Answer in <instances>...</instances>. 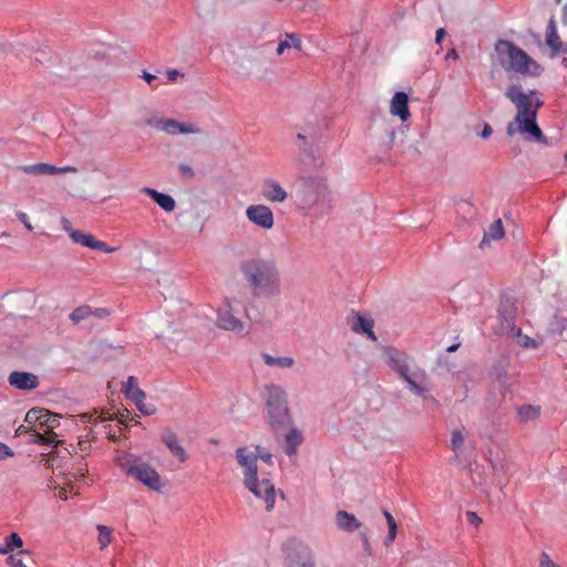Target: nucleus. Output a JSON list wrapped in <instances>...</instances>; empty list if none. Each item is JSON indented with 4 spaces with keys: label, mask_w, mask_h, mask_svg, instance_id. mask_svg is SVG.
I'll use <instances>...</instances> for the list:
<instances>
[{
    "label": "nucleus",
    "mask_w": 567,
    "mask_h": 567,
    "mask_svg": "<svg viewBox=\"0 0 567 567\" xmlns=\"http://www.w3.org/2000/svg\"><path fill=\"white\" fill-rule=\"evenodd\" d=\"M505 96L516 106L517 113L507 125L509 136L522 134L526 140L547 144L542 130L536 123L538 110L544 105L536 90L525 93L519 85L507 87Z\"/></svg>",
    "instance_id": "obj_1"
},
{
    "label": "nucleus",
    "mask_w": 567,
    "mask_h": 567,
    "mask_svg": "<svg viewBox=\"0 0 567 567\" xmlns=\"http://www.w3.org/2000/svg\"><path fill=\"white\" fill-rule=\"evenodd\" d=\"M240 271L256 298L280 293V276L276 262L265 258H249L240 262Z\"/></svg>",
    "instance_id": "obj_2"
},
{
    "label": "nucleus",
    "mask_w": 567,
    "mask_h": 567,
    "mask_svg": "<svg viewBox=\"0 0 567 567\" xmlns=\"http://www.w3.org/2000/svg\"><path fill=\"white\" fill-rule=\"evenodd\" d=\"M495 52L498 62L506 71H514L523 75H540L542 66L524 50L507 40H498L495 43Z\"/></svg>",
    "instance_id": "obj_3"
},
{
    "label": "nucleus",
    "mask_w": 567,
    "mask_h": 567,
    "mask_svg": "<svg viewBox=\"0 0 567 567\" xmlns=\"http://www.w3.org/2000/svg\"><path fill=\"white\" fill-rule=\"evenodd\" d=\"M411 359L403 352L394 351L389 357L391 368L404 380L410 390L419 396H423L431 390L429 386V377L424 369L420 367L411 368Z\"/></svg>",
    "instance_id": "obj_4"
},
{
    "label": "nucleus",
    "mask_w": 567,
    "mask_h": 567,
    "mask_svg": "<svg viewBox=\"0 0 567 567\" xmlns=\"http://www.w3.org/2000/svg\"><path fill=\"white\" fill-rule=\"evenodd\" d=\"M120 467L136 481L143 483L155 492H162L163 483L159 474L148 463L137 457H123L118 461Z\"/></svg>",
    "instance_id": "obj_5"
},
{
    "label": "nucleus",
    "mask_w": 567,
    "mask_h": 567,
    "mask_svg": "<svg viewBox=\"0 0 567 567\" xmlns=\"http://www.w3.org/2000/svg\"><path fill=\"white\" fill-rule=\"evenodd\" d=\"M267 408L272 424H284L288 420L286 392L279 385L266 388Z\"/></svg>",
    "instance_id": "obj_6"
},
{
    "label": "nucleus",
    "mask_w": 567,
    "mask_h": 567,
    "mask_svg": "<svg viewBox=\"0 0 567 567\" xmlns=\"http://www.w3.org/2000/svg\"><path fill=\"white\" fill-rule=\"evenodd\" d=\"M216 324L218 328L238 336L248 333L246 324L236 317V309L229 299H225L224 303L218 308Z\"/></svg>",
    "instance_id": "obj_7"
},
{
    "label": "nucleus",
    "mask_w": 567,
    "mask_h": 567,
    "mask_svg": "<svg viewBox=\"0 0 567 567\" xmlns=\"http://www.w3.org/2000/svg\"><path fill=\"white\" fill-rule=\"evenodd\" d=\"M328 194L329 189L326 181L319 177L305 179L300 189L301 200L308 207L323 202Z\"/></svg>",
    "instance_id": "obj_8"
},
{
    "label": "nucleus",
    "mask_w": 567,
    "mask_h": 567,
    "mask_svg": "<svg viewBox=\"0 0 567 567\" xmlns=\"http://www.w3.org/2000/svg\"><path fill=\"white\" fill-rule=\"evenodd\" d=\"M245 215L247 220L262 230H271L275 226V216L270 207L265 204L249 205Z\"/></svg>",
    "instance_id": "obj_9"
},
{
    "label": "nucleus",
    "mask_w": 567,
    "mask_h": 567,
    "mask_svg": "<svg viewBox=\"0 0 567 567\" xmlns=\"http://www.w3.org/2000/svg\"><path fill=\"white\" fill-rule=\"evenodd\" d=\"M147 124L157 131L166 132L169 135L198 134L200 130L193 125H186L174 118L148 120Z\"/></svg>",
    "instance_id": "obj_10"
},
{
    "label": "nucleus",
    "mask_w": 567,
    "mask_h": 567,
    "mask_svg": "<svg viewBox=\"0 0 567 567\" xmlns=\"http://www.w3.org/2000/svg\"><path fill=\"white\" fill-rule=\"evenodd\" d=\"M245 485L256 497L265 501L267 511H271L274 508L275 487L269 480L265 478L259 482L256 477L251 478L249 482H245Z\"/></svg>",
    "instance_id": "obj_11"
},
{
    "label": "nucleus",
    "mask_w": 567,
    "mask_h": 567,
    "mask_svg": "<svg viewBox=\"0 0 567 567\" xmlns=\"http://www.w3.org/2000/svg\"><path fill=\"white\" fill-rule=\"evenodd\" d=\"M238 464L244 468V483L249 482L257 476V454L247 447H238L236 450Z\"/></svg>",
    "instance_id": "obj_12"
},
{
    "label": "nucleus",
    "mask_w": 567,
    "mask_h": 567,
    "mask_svg": "<svg viewBox=\"0 0 567 567\" xmlns=\"http://www.w3.org/2000/svg\"><path fill=\"white\" fill-rule=\"evenodd\" d=\"M8 382L11 386L23 391H31L39 386L38 375L24 371L11 372L8 377Z\"/></svg>",
    "instance_id": "obj_13"
},
{
    "label": "nucleus",
    "mask_w": 567,
    "mask_h": 567,
    "mask_svg": "<svg viewBox=\"0 0 567 567\" xmlns=\"http://www.w3.org/2000/svg\"><path fill=\"white\" fill-rule=\"evenodd\" d=\"M261 195L269 203H284L288 197L286 189L271 178L262 182Z\"/></svg>",
    "instance_id": "obj_14"
},
{
    "label": "nucleus",
    "mask_w": 567,
    "mask_h": 567,
    "mask_svg": "<svg viewBox=\"0 0 567 567\" xmlns=\"http://www.w3.org/2000/svg\"><path fill=\"white\" fill-rule=\"evenodd\" d=\"M546 43L551 50V58L559 53H567V44L564 43L557 33L555 18L551 17L546 28Z\"/></svg>",
    "instance_id": "obj_15"
},
{
    "label": "nucleus",
    "mask_w": 567,
    "mask_h": 567,
    "mask_svg": "<svg viewBox=\"0 0 567 567\" xmlns=\"http://www.w3.org/2000/svg\"><path fill=\"white\" fill-rule=\"evenodd\" d=\"M59 417L60 416L58 414L52 413V417H50V420L48 421L43 432H40L37 429H34L31 433V442L47 445H56L58 442H55L54 440L55 433L53 432V429L60 424Z\"/></svg>",
    "instance_id": "obj_16"
},
{
    "label": "nucleus",
    "mask_w": 567,
    "mask_h": 567,
    "mask_svg": "<svg viewBox=\"0 0 567 567\" xmlns=\"http://www.w3.org/2000/svg\"><path fill=\"white\" fill-rule=\"evenodd\" d=\"M390 112L394 116H399L402 122H405L410 117V110H409V96L404 92H396L392 100L390 105Z\"/></svg>",
    "instance_id": "obj_17"
},
{
    "label": "nucleus",
    "mask_w": 567,
    "mask_h": 567,
    "mask_svg": "<svg viewBox=\"0 0 567 567\" xmlns=\"http://www.w3.org/2000/svg\"><path fill=\"white\" fill-rule=\"evenodd\" d=\"M336 525L339 529L352 533L361 527V522L347 511H338L336 514Z\"/></svg>",
    "instance_id": "obj_18"
},
{
    "label": "nucleus",
    "mask_w": 567,
    "mask_h": 567,
    "mask_svg": "<svg viewBox=\"0 0 567 567\" xmlns=\"http://www.w3.org/2000/svg\"><path fill=\"white\" fill-rule=\"evenodd\" d=\"M142 192L150 196L165 212H173L176 208L175 199L171 195L159 193L151 187H144Z\"/></svg>",
    "instance_id": "obj_19"
},
{
    "label": "nucleus",
    "mask_w": 567,
    "mask_h": 567,
    "mask_svg": "<svg viewBox=\"0 0 567 567\" xmlns=\"http://www.w3.org/2000/svg\"><path fill=\"white\" fill-rule=\"evenodd\" d=\"M122 391L126 399L133 401H141V399H145V392L138 388L137 378L131 375L127 378V381L123 383Z\"/></svg>",
    "instance_id": "obj_20"
},
{
    "label": "nucleus",
    "mask_w": 567,
    "mask_h": 567,
    "mask_svg": "<svg viewBox=\"0 0 567 567\" xmlns=\"http://www.w3.org/2000/svg\"><path fill=\"white\" fill-rule=\"evenodd\" d=\"M163 442L168 447V450L175 455L181 462H185L187 460V453L184 447L178 443L177 435L173 432H168L163 435Z\"/></svg>",
    "instance_id": "obj_21"
},
{
    "label": "nucleus",
    "mask_w": 567,
    "mask_h": 567,
    "mask_svg": "<svg viewBox=\"0 0 567 567\" xmlns=\"http://www.w3.org/2000/svg\"><path fill=\"white\" fill-rule=\"evenodd\" d=\"M19 171L31 175H55L56 166L48 163H38L33 165H23Z\"/></svg>",
    "instance_id": "obj_22"
},
{
    "label": "nucleus",
    "mask_w": 567,
    "mask_h": 567,
    "mask_svg": "<svg viewBox=\"0 0 567 567\" xmlns=\"http://www.w3.org/2000/svg\"><path fill=\"white\" fill-rule=\"evenodd\" d=\"M302 441L303 437L301 432L297 429H291L286 435V454L289 456L295 455Z\"/></svg>",
    "instance_id": "obj_23"
},
{
    "label": "nucleus",
    "mask_w": 567,
    "mask_h": 567,
    "mask_svg": "<svg viewBox=\"0 0 567 567\" xmlns=\"http://www.w3.org/2000/svg\"><path fill=\"white\" fill-rule=\"evenodd\" d=\"M352 329L355 332L367 333L369 336V338H371L372 340L377 339V337L372 330L373 321L369 318H365V317L359 315L357 317V321L353 324Z\"/></svg>",
    "instance_id": "obj_24"
},
{
    "label": "nucleus",
    "mask_w": 567,
    "mask_h": 567,
    "mask_svg": "<svg viewBox=\"0 0 567 567\" xmlns=\"http://www.w3.org/2000/svg\"><path fill=\"white\" fill-rule=\"evenodd\" d=\"M264 362L269 367H279V368H291L295 364V360L291 357H272L268 353L262 354Z\"/></svg>",
    "instance_id": "obj_25"
},
{
    "label": "nucleus",
    "mask_w": 567,
    "mask_h": 567,
    "mask_svg": "<svg viewBox=\"0 0 567 567\" xmlns=\"http://www.w3.org/2000/svg\"><path fill=\"white\" fill-rule=\"evenodd\" d=\"M23 546V540L17 533H11L9 536L4 538V543L0 545L1 554H9L17 548H21Z\"/></svg>",
    "instance_id": "obj_26"
},
{
    "label": "nucleus",
    "mask_w": 567,
    "mask_h": 567,
    "mask_svg": "<svg viewBox=\"0 0 567 567\" xmlns=\"http://www.w3.org/2000/svg\"><path fill=\"white\" fill-rule=\"evenodd\" d=\"M290 48L301 50V40L295 33L286 34V39L280 40L278 48H277V54L281 55L286 49H290Z\"/></svg>",
    "instance_id": "obj_27"
},
{
    "label": "nucleus",
    "mask_w": 567,
    "mask_h": 567,
    "mask_svg": "<svg viewBox=\"0 0 567 567\" xmlns=\"http://www.w3.org/2000/svg\"><path fill=\"white\" fill-rule=\"evenodd\" d=\"M518 417L522 422L527 423L536 420L540 414V408L534 405H523L517 411Z\"/></svg>",
    "instance_id": "obj_28"
},
{
    "label": "nucleus",
    "mask_w": 567,
    "mask_h": 567,
    "mask_svg": "<svg viewBox=\"0 0 567 567\" xmlns=\"http://www.w3.org/2000/svg\"><path fill=\"white\" fill-rule=\"evenodd\" d=\"M567 328V319L559 316V315H555L550 322L548 323V332L553 336L555 334H561Z\"/></svg>",
    "instance_id": "obj_29"
},
{
    "label": "nucleus",
    "mask_w": 567,
    "mask_h": 567,
    "mask_svg": "<svg viewBox=\"0 0 567 567\" xmlns=\"http://www.w3.org/2000/svg\"><path fill=\"white\" fill-rule=\"evenodd\" d=\"M71 239L75 244H79L83 247H87V248L92 249L95 237L91 234H87V233H84L81 230H76V231L71 233Z\"/></svg>",
    "instance_id": "obj_30"
},
{
    "label": "nucleus",
    "mask_w": 567,
    "mask_h": 567,
    "mask_svg": "<svg viewBox=\"0 0 567 567\" xmlns=\"http://www.w3.org/2000/svg\"><path fill=\"white\" fill-rule=\"evenodd\" d=\"M504 235H505V231H504L503 223L501 219H497L491 224L488 231L484 236V240H486L487 238L493 239V240H498V239L503 238Z\"/></svg>",
    "instance_id": "obj_31"
},
{
    "label": "nucleus",
    "mask_w": 567,
    "mask_h": 567,
    "mask_svg": "<svg viewBox=\"0 0 567 567\" xmlns=\"http://www.w3.org/2000/svg\"><path fill=\"white\" fill-rule=\"evenodd\" d=\"M42 415H48V410L44 409H31L28 411L24 423L32 429H37L38 421Z\"/></svg>",
    "instance_id": "obj_32"
},
{
    "label": "nucleus",
    "mask_w": 567,
    "mask_h": 567,
    "mask_svg": "<svg viewBox=\"0 0 567 567\" xmlns=\"http://www.w3.org/2000/svg\"><path fill=\"white\" fill-rule=\"evenodd\" d=\"M92 313H93V310L90 306H81L72 311V313L70 315V319L74 323H78V322L89 318L90 316H92Z\"/></svg>",
    "instance_id": "obj_33"
},
{
    "label": "nucleus",
    "mask_w": 567,
    "mask_h": 567,
    "mask_svg": "<svg viewBox=\"0 0 567 567\" xmlns=\"http://www.w3.org/2000/svg\"><path fill=\"white\" fill-rule=\"evenodd\" d=\"M29 555L27 550H20L17 554H12L7 557V565L10 567H29L27 563L22 559V556Z\"/></svg>",
    "instance_id": "obj_34"
},
{
    "label": "nucleus",
    "mask_w": 567,
    "mask_h": 567,
    "mask_svg": "<svg viewBox=\"0 0 567 567\" xmlns=\"http://www.w3.org/2000/svg\"><path fill=\"white\" fill-rule=\"evenodd\" d=\"M100 548H105L111 543V529L104 525H97Z\"/></svg>",
    "instance_id": "obj_35"
},
{
    "label": "nucleus",
    "mask_w": 567,
    "mask_h": 567,
    "mask_svg": "<svg viewBox=\"0 0 567 567\" xmlns=\"http://www.w3.org/2000/svg\"><path fill=\"white\" fill-rule=\"evenodd\" d=\"M516 342L524 348H536L537 343L534 339L528 337L527 334H524L520 330L516 333Z\"/></svg>",
    "instance_id": "obj_36"
},
{
    "label": "nucleus",
    "mask_w": 567,
    "mask_h": 567,
    "mask_svg": "<svg viewBox=\"0 0 567 567\" xmlns=\"http://www.w3.org/2000/svg\"><path fill=\"white\" fill-rule=\"evenodd\" d=\"M145 399H141V401H133L138 411L144 415H153L156 412V408L153 404H147L144 402Z\"/></svg>",
    "instance_id": "obj_37"
},
{
    "label": "nucleus",
    "mask_w": 567,
    "mask_h": 567,
    "mask_svg": "<svg viewBox=\"0 0 567 567\" xmlns=\"http://www.w3.org/2000/svg\"><path fill=\"white\" fill-rule=\"evenodd\" d=\"M464 443V435L462 431L454 430L451 437V445L454 451H457L462 447Z\"/></svg>",
    "instance_id": "obj_38"
},
{
    "label": "nucleus",
    "mask_w": 567,
    "mask_h": 567,
    "mask_svg": "<svg viewBox=\"0 0 567 567\" xmlns=\"http://www.w3.org/2000/svg\"><path fill=\"white\" fill-rule=\"evenodd\" d=\"M255 453L257 454V460L260 458L262 462L268 465L272 464V454L261 446H256Z\"/></svg>",
    "instance_id": "obj_39"
},
{
    "label": "nucleus",
    "mask_w": 567,
    "mask_h": 567,
    "mask_svg": "<svg viewBox=\"0 0 567 567\" xmlns=\"http://www.w3.org/2000/svg\"><path fill=\"white\" fill-rule=\"evenodd\" d=\"M91 444L87 440H80L76 447L73 449L74 453H79L82 457L89 454Z\"/></svg>",
    "instance_id": "obj_40"
},
{
    "label": "nucleus",
    "mask_w": 567,
    "mask_h": 567,
    "mask_svg": "<svg viewBox=\"0 0 567 567\" xmlns=\"http://www.w3.org/2000/svg\"><path fill=\"white\" fill-rule=\"evenodd\" d=\"M538 567H561V566L556 564L546 551H543L539 556Z\"/></svg>",
    "instance_id": "obj_41"
},
{
    "label": "nucleus",
    "mask_w": 567,
    "mask_h": 567,
    "mask_svg": "<svg viewBox=\"0 0 567 567\" xmlns=\"http://www.w3.org/2000/svg\"><path fill=\"white\" fill-rule=\"evenodd\" d=\"M92 249L101 250L106 254L115 251V247H110L105 241L95 238Z\"/></svg>",
    "instance_id": "obj_42"
},
{
    "label": "nucleus",
    "mask_w": 567,
    "mask_h": 567,
    "mask_svg": "<svg viewBox=\"0 0 567 567\" xmlns=\"http://www.w3.org/2000/svg\"><path fill=\"white\" fill-rule=\"evenodd\" d=\"M117 420L120 423L122 424H125V425H128L130 422H134V424H137L138 422L136 420H134L133 417L131 419L130 417V411L128 410H123V411H120L118 414H117Z\"/></svg>",
    "instance_id": "obj_43"
},
{
    "label": "nucleus",
    "mask_w": 567,
    "mask_h": 567,
    "mask_svg": "<svg viewBox=\"0 0 567 567\" xmlns=\"http://www.w3.org/2000/svg\"><path fill=\"white\" fill-rule=\"evenodd\" d=\"M178 171L182 174V176H184L188 179H190L195 176L194 169L192 168V166H189L187 164H179Z\"/></svg>",
    "instance_id": "obj_44"
},
{
    "label": "nucleus",
    "mask_w": 567,
    "mask_h": 567,
    "mask_svg": "<svg viewBox=\"0 0 567 567\" xmlns=\"http://www.w3.org/2000/svg\"><path fill=\"white\" fill-rule=\"evenodd\" d=\"M17 217H18V218H19V220H20V221L25 226V228H27L28 230H33V227H32V225H31V223H30V220H29V217H28V215H27L25 213H23V212H18V213H17Z\"/></svg>",
    "instance_id": "obj_45"
},
{
    "label": "nucleus",
    "mask_w": 567,
    "mask_h": 567,
    "mask_svg": "<svg viewBox=\"0 0 567 567\" xmlns=\"http://www.w3.org/2000/svg\"><path fill=\"white\" fill-rule=\"evenodd\" d=\"M50 417H52V413L48 411V415H42L41 419H39L37 430L43 432Z\"/></svg>",
    "instance_id": "obj_46"
},
{
    "label": "nucleus",
    "mask_w": 567,
    "mask_h": 567,
    "mask_svg": "<svg viewBox=\"0 0 567 567\" xmlns=\"http://www.w3.org/2000/svg\"><path fill=\"white\" fill-rule=\"evenodd\" d=\"M466 517L467 520L475 526H480V524L482 523V518L475 512H466Z\"/></svg>",
    "instance_id": "obj_47"
},
{
    "label": "nucleus",
    "mask_w": 567,
    "mask_h": 567,
    "mask_svg": "<svg viewBox=\"0 0 567 567\" xmlns=\"http://www.w3.org/2000/svg\"><path fill=\"white\" fill-rule=\"evenodd\" d=\"M12 455H13V453H12L11 449L8 445H6L4 443H0V460H6Z\"/></svg>",
    "instance_id": "obj_48"
},
{
    "label": "nucleus",
    "mask_w": 567,
    "mask_h": 567,
    "mask_svg": "<svg viewBox=\"0 0 567 567\" xmlns=\"http://www.w3.org/2000/svg\"><path fill=\"white\" fill-rule=\"evenodd\" d=\"M61 225H62V228L69 234L70 237H71L72 231H76V229L72 228V224L66 217L61 218Z\"/></svg>",
    "instance_id": "obj_49"
},
{
    "label": "nucleus",
    "mask_w": 567,
    "mask_h": 567,
    "mask_svg": "<svg viewBox=\"0 0 567 567\" xmlns=\"http://www.w3.org/2000/svg\"><path fill=\"white\" fill-rule=\"evenodd\" d=\"M382 513H383V516L386 519L388 527L398 526L394 517L392 516V514L389 511L383 509Z\"/></svg>",
    "instance_id": "obj_50"
},
{
    "label": "nucleus",
    "mask_w": 567,
    "mask_h": 567,
    "mask_svg": "<svg viewBox=\"0 0 567 567\" xmlns=\"http://www.w3.org/2000/svg\"><path fill=\"white\" fill-rule=\"evenodd\" d=\"M382 513H383V516L386 519L388 527L398 526L394 517L392 516V514L389 511L383 509Z\"/></svg>",
    "instance_id": "obj_51"
},
{
    "label": "nucleus",
    "mask_w": 567,
    "mask_h": 567,
    "mask_svg": "<svg viewBox=\"0 0 567 567\" xmlns=\"http://www.w3.org/2000/svg\"><path fill=\"white\" fill-rule=\"evenodd\" d=\"M76 172H78V168L75 166H63V167L56 166V174L76 173Z\"/></svg>",
    "instance_id": "obj_52"
},
{
    "label": "nucleus",
    "mask_w": 567,
    "mask_h": 567,
    "mask_svg": "<svg viewBox=\"0 0 567 567\" xmlns=\"http://www.w3.org/2000/svg\"><path fill=\"white\" fill-rule=\"evenodd\" d=\"M166 75L171 82H175L177 78L181 75V73L177 70L169 69L166 71Z\"/></svg>",
    "instance_id": "obj_53"
},
{
    "label": "nucleus",
    "mask_w": 567,
    "mask_h": 567,
    "mask_svg": "<svg viewBox=\"0 0 567 567\" xmlns=\"http://www.w3.org/2000/svg\"><path fill=\"white\" fill-rule=\"evenodd\" d=\"M458 58V53L454 48L450 49L445 55V60H457Z\"/></svg>",
    "instance_id": "obj_54"
},
{
    "label": "nucleus",
    "mask_w": 567,
    "mask_h": 567,
    "mask_svg": "<svg viewBox=\"0 0 567 567\" xmlns=\"http://www.w3.org/2000/svg\"><path fill=\"white\" fill-rule=\"evenodd\" d=\"M92 316H95V317H99V318H103V317L109 316V311L106 309H103V308H97V309L93 310Z\"/></svg>",
    "instance_id": "obj_55"
},
{
    "label": "nucleus",
    "mask_w": 567,
    "mask_h": 567,
    "mask_svg": "<svg viewBox=\"0 0 567 567\" xmlns=\"http://www.w3.org/2000/svg\"><path fill=\"white\" fill-rule=\"evenodd\" d=\"M492 132H493V130H492L491 125L485 124V126H484V128H483V131H482L481 136H482L483 138H487V137H489V136H491Z\"/></svg>",
    "instance_id": "obj_56"
},
{
    "label": "nucleus",
    "mask_w": 567,
    "mask_h": 567,
    "mask_svg": "<svg viewBox=\"0 0 567 567\" xmlns=\"http://www.w3.org/2000/svg\"><path fill=\"white\" fill-rule=\"evenodd\" d=\"M444 34H445V30L443 28L437 29L436 33H435V42L436 43H441V41L443 40Z\"/></svg>",
    "instance_id": "obj_57"
},
{
    "label": "nucleus",
    "mask_w": 567,
    "mask_h": 567,
    "mask_svg": "<svg viewBox=\"0 0 567 567\" xmlns=\"http://www.w3.org/2000/svg\"><path fill=\"white\" fill-rule=\"evenodd\" d=\"M142 76H143V79H144L148 84H151V83L156 79V75L151 74V73H148V72H146V71H144V72H143V75H142Z\"/></svg>",
    "instance_id": "obj_58"
},
{
    "label": "nucleus",
    "mask_w": 567,
    "mask_h": 567,
    "mask_svg": "<svg viewBox=\"0 0 567 567\" xmlns=\"http://www.w3.org/2000/svg\"><path fill=\"white\" fill-rule=\"evenodd\" d=\"M33 430H34V429H32V427L28 426V425H27V423H24V424H22V425H20V426H19V429L17 430V432H18L19 434H21V433H23V432H28V431H30V434H31Z\"/></svg>",
    "instance_id": "obj_59"
},
{
    "label": "nucleus",
    "mask_w": 567,
    "mask_h": 567,
    "mask_svg": "<svg viewBox=\"0 0 567 567\" xmlns=\"http://www.w3.org/2000/svg\"><path fill=\"white\" fill-rule=\"evenodd\" d=\"M302 567H316L315 560L310 555L306 561L302 563Z\"/></svg>",
    "instance_id": "obj_60"
},
{
    "label": "nucleus",
    "mask_w": 567,
    "mask_h": 567,
    "mask_svg": "<svg viewBox=\"0 0 567 567\" xmlns=\"http://www.w3.org/2000/svg\"><path fill=\"white\" fill-rule=\"evenodd\" d=\"M362 540H363L364 549L367 551H370L371 546H370V542H369V539H368L365 534L362 535Z\"/></svg>",
    "instance_id": "obj_61"
},
{
    "label": "nucleus",
    "mask_w": 567,
    "mask_h": 567,
    "mask_svg": "<svg viewBox=\"0 0 567 567\" xmlns=\"http://www.w3.org/2000/svg\"><path fill=\"white\" fill-rule=\"evenodd\" d=\"M561 20L565 24H567V3L563 7Z\"/></svg>",
    "instance_id": "obj_62"
},
{
    "label": "nucleus",
    "mask_w": 567,
    "mask_h": 567,
    "mask_svg": "<svg viewBox=\"0 0 567 567\" xmlns=\"http://www.w3.org/2000/svg\"><path fill=\"white\" fill-rule=\"evenodd\" d=\"M396 533H398V526H391L389 527V536H393V537H396Z\"/></svg>",
    "instance_id": "obj_63"
},
{
    "label": "nucleus",
    "mask_w": 567,
    "mask_h": 567,
    "mask_svg": "<svg viewBox=\"0 0 567 567\" xmlns=\"http://www.w3.org/2000/svg\"><path fill=\"white\" fill-rule=\"evenodd\" d=\"M394 539H395V537H393V536H389V535H388V536L385 537V539H384V545H385L386 547H389V546L394 542Z\"/></svg>",
    "instance_id": "obj_64"
}]
</instances>
